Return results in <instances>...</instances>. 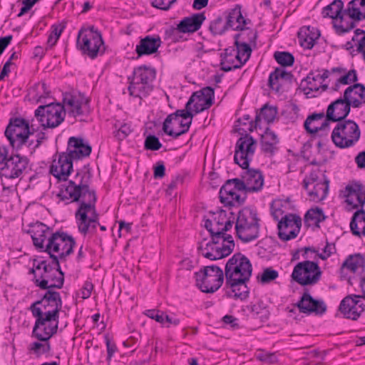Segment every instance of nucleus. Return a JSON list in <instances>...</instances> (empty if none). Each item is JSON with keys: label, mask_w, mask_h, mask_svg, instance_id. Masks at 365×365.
<instances>
[{"label": "nucleus", "mask_w": 365, "mask_h": 365, "mask_svg": "<svg viewBox=\"0 0 365 365\" xmlns=\"http://www.w3.org/2000/svg\"><path fill=\"white\" fill-rule=\"evenodd\" d=\"M91 175L89 172L83 175L76 174V181L69 180L63 185L57 197L66 205L71 202H79L75 213L79 232L86 235L96 230L99 225V215L96 208L97 196L95 190L89 186Z\"/></svg>", "instance_id": "obj_1"}, {"label": "nucleus", "mask_w": 365, "mask_h": 365, "mask_svg": "<svg viewBox=\"0 0 365 365\" xmlns=\"http://www.w3.org/2000/svg\"><path fill=\"white\" fill-rule=\"evenodd\" d=\"M62 304L59 292L48 290L31 305L29 309L36 318L32 334L37 339L47 341L57 332Z\"/></svg>", "instance_id": "obj_2"}, {"label": "nucleus", "mask_w": 365, "mask_h": 365, "mask_svg": "<svg viewBox=\"0 0 365 365\" xmlns=\"http://www.w3.org/2000/svg\"><path fill=\"white\" fill-rule=\"evenodd\" d=\"M75 245L73 237L63 232H56L48 237L46 244V252L49 255L58 274H64L61 269L60 263L66 261V257L73 252Z\"/></svg>", "instance_id": "obj_3"}, {"label": "nucleus", "mask_w": 365, "mask_h": 365, "mask_svg": "<svg viewBox=\"0 0 365 365\" xmlns=\"http://www.w3.org/2000/svg\"><path fill=\"white\" fill-rule=\"evenodd\" d=\"M155 76L154 68L146 65L135 68L133 76L128 78L129 94L140 99L147 97L153 90V82Z\"/></svg>", "instance_id": "obj_4"}, {"label": "nucleus", "mask_w": 365, "mask_h": 365, "mask_svg": "<svg viewBox=\"0 0 365 365\" xmlns=\"http://www.w3.org/2000/svg\"><path fill=\"white\" fill-rule=\"evenodd\" d=\"M260 219L255 209L245 207L238 213L235 223L237 237L243 242L256 240L259 235Z\"/></svg>", "instance_id": "obj_5"}, {"label": "nucleus", "mask_w": 365, "mask_h": 365, "mask_svg": "<svg viewBox=\"0 0 365 365\" xmlns=\"http://www.w3.org/2000/svg\"><path fill=\"white\" fill-rule=\"evenodd\" d=\"M76 46L83 55L91 59L96 58L98 53L103 54L105 51L101 34L95 30L94 26L81 29L78 31Z\"/></svg>", "instance_id": "obj_6"}, {"label": "nucleus", "mask_w": 365, "mask_h": 365, "mask_svg": "<svg viewBox=\"0 0 365 365\" xmlns=\"http://www.w3.org/2000/svg\"><path fill=\"white\" fill-rule=\"evenodd\" d=\"M360 136L359 127L353 120L337 122L331 135L334 144L339 148L354 146L359 141Z\"/></svg>", "instance_id": "obj_7"}, {"label": "nucleus", "mask_w": 365, "mask_h": 365, "mask_svg": "<svg viewBox=\"0 0 365 365\" xmlns=\"http://www.w3.org/2000/svg\"><path fill=\"white\" fill-rule=\"evenodd\" d=\"M309 200L319 202L325 199L329 192V180L319 169L312 170L302 182Z\"/></svg>", "instance_id": "obj_8"}, {"label": "nucleus", "mask_w": 365, "mask_h": 365, "mask_svg": "<svg viewBox=\"0 0 365 365\" xmlns=\"http://www.w3.org/2000/svg\"><path fill=\"white\" fill-rule=\"evenodd\" d=\"M65 115L64 106L58 103L41 105L35 110V116L44 128L58 126L64 120Z\"/></svg>", "instance_id": "obj_9"}, {"label": "nucleus", "mask_w": 365, "mask_h": 365, "mask_svg": "<svg viewBox=\"0 0 365 365\" xmlns=\"http://www.w3.org/2000/svg\"><path fill=\"white\" fill-rule=\"evenodd\" d=\"M34 133L31 131L29 123L24 118L11 119L5 130V136L10 145L14 148L20 149L29 140V136Z\"/></svg>", "instance_id": "obj_10"}, {"label": "nucleus", "mask_w": 365, "mask_h": 365, "mask_svg": "<svg viewBox=\"0 0 365 365\" xmlns=\"http://www.w3.org/2000/svg\"><path fill=\"white\" fill-rule=\"evenodd\" d=\"M256 145V140L249 134L240 137L235 145V163L242 168H247L254 156Z\"/></svg>", "instance_id": "obj_11"}, {"label": "nucleus", "mask_w": 365, "mask_h": 365, "mask_svg": "<svg viewBox=\"0 0 365 365\" xmlns=\"http://www.w3.org/2000/svg\"><path fill=\"white\" fill-rule=\"evenodd\" d=\"M29 162V160L27 157L19 154L13 155L9 158L6 157L4 162V166L0 168V178L4 190L6 189V187L3 182V178L15 179L19 178L27 168Z\"/></svg>", "instance_id": "obj_12"}, {"label": "nucleus", "mask_w": 365, "mask_h": 365, "mask_svg": "<svg viewBox=\"0 0 365 365\" xmlns=\"http://www.w3.org/2000/svg\"><path fill=\"white\" fill-rule=\"evenodd\" d=\"M302 227V219L294 214L283 216L278 222V237L282 241L294 239L298 235Z\"/></svg>", "instance_id": "obj_13"}, {"label": "nucleus", "mask_w": 365, "mask_h": 365, "mask_svg": "<svg viewBox=\"0 0 365 365\" xmlns=\"http://www.w3.org/2000/svg\"><path fill=\"white\" fill-rule=\"evenodd\" d=\"M344 2L342 0H334L331 4L325 6L322 12L324 18H330L332 19L339 20V24H335L334 27L337 33L344 34L349 32L355 26V23L351 22L349 26L345 27L344 26V16L346 14L344 13Z\"/></svg>", "instance_id": "obj_14"}, {"label": "nucleus", "mask_w": 365, "mask_h": 365, "mask_svg": "<svg viewBox=\"0 0 365 365\" xmlns=\"http://www.w3.org/2000/svg\"><path fill=\"white\" fill-rule=\"evenodd\" d=\"M365 299L362 295H348L340 302L339 311L346 319L357 320L365 310V305L361 299Z\"/></svg>", "instance_id": "obj_15"}, {"label": "nucleus", "mask_w": 365, "mask_h": 365, "mask_svg": "<svg viewBox=\"0 0 365 365\" xmlns=\"http://www.w3.org/2000/svg\"><path fill=\"white\" fill-rule=\"evenodd\" d=\"M351 107L352 106L350 102L344 96L337 98L331 103L327 108V121L337 123L346 120V118L351 111Z\"/></svg>", "instance_id": "obj_16"}, {"label": "nucleus", "mask_w": 365, "mask_h": 365, "mask_svg": "<svg viewBox=\"0 0 365 365\" xmlns=\"http://www.w3.org/2000/svg\"><path fill=\"white\" fill-rule=\"evenodd\" d=\"M344 192L346 202L353 208L363 206L365 203V187L359 182L353 181L349 183Z\"/></svg>", "instance_id": "obj_17"}, {"label": "nucleus", "mask_w": 365, "mask_h": 365, "mask_svg": "<svg viewBox=\"0 0 365 365\" xmlns=\"http://www.w3.org/2000/svg\"><path fill=\"white\" fill-rule=\"evenodd\" d=\"M245 33L237 34L235 36V46L236 47L235 58L238 61V65L235 66H227L223 68V71L229 72L232 70L240 68L249 60L252 53L251 46L245 41H240L238 38H242L245 40Z\"/></svg>", "instance_id": "obj_18"}, {"label": "nucleus", "mask_w": 365, "mask_h": 365, "mask_svg": "<svg viewBox=\"0 0 365 365\" xmlns=\"http://www.w3.org/2000/svg\"><path fill=\"white\" fill-rule=\"evenodd\" d=\"M92 148L90 144L83 138L71 137L68 141L67 150L65 153L73 160H80L88 157Z\"/></svg>", "instance_id": "obj_19"}, {"label": "nucleus", "mask_w": 365, "mask_h": 365, "mask_svg": "<svg viewBox=\"0 0 365 365\" xmlns=\"http://www.w3.org/2000/svg\"><path fill=\"white\" fill-rule=\"evenodd\" d=\"M215 91L210 86L203 88L192 94L190 98L193 100L192 110L195 114L208 109L213 103Z\"/></svg>", "instance_id": "obj_20"}, {"label": "nucleus", "mask_w": 365, "mask_h": 365, "mask_svg": "<svg viewBox=\"0 0 365 365\" xmlns=\"http://www.w3.org/2000/svg\"><path fill=\"white\" fill-rule=\"evenodd\" d=\"M237 275H225L226 285L231 289L233 297L235 299H245L250 292L247 282L250 280L251 275H240V277H235Z\"/></svg>", "instance_id": "obj_21"}, {"label": "nucleus", "mask_w": 365, "mask_h": 365, "mask_svg": "<svg viewBox=\"0 0 365 365\" xmlns=\"http://www.w3.org/2000/svg\"><path fill=\"white\" fill-rule=\"evenodd\" d=\"M73 159L65 153L59 154L58 161H53L50 173L58 180H67L68 177L73 170Z\"/></svg>", "instance_id": "obj_22"}, {"label": "nucleus", "mask_w": 365, "mask_h": 365, "mask_svg": "<svg viewBox=\"0 0 365 365\" xmlns=\"http://www.w3.org/2000/svg\"><path fill=\"white\" fill-rule=\"evenodd\" d=\"M31 236L34 245L40 251L46 252V244L48 237L53 234L51 230L42 222H37L30 226L27 231Z\"/></svg>", "instance_id": "obj_23"}, {"label": "nucleus", "mask_w": 365, "mask_h": 365, "mask_svg": "<svg viewBox=\"0 0 365 365\" xmlns=\"http://www.w3.org/2000/svg\"><path fill=\"white\" fill-rule=\"evenodd\" d=\"M249 259L241 253L235 254L227 262L225 274H252Z\"/></svg>", "instance_id": "obj_24"}, {"label": "nucleus", "mask_w": 365, "mask_h": 365, "mask_svg": "<svg viewBox=\"0 0 365 365\" xmlns=\"http://www.w3.org/2000/svg\"><path fill=\"white\" fill-rule=\"evenodd\" d=\"M297 307L301 313L304 314L315 313L317 315H322L327 311V305L324 302L314 299L307 292L303 294Z\"/></svg>", "instance_id": "obj_25"}, {"label": "nucleus", "mask_w": 365, "mask_h": 365, "mask_svg": "<svg viewBox=\"0 0 365 365\" xmlns=\"http://www.w3.org/2000/svg\"><path fill=\"white\" fill-rule=\"evenodd\" d=\"M162 41L159 36L148 35L141 38L135 46L137 58L143 56H150L156 53L161 46Z\"/></svg>", "instance_id": "obj_26"}, {"label": "nucleus", "mask_w": 365, "mask_h": 365, "mask_svg": "<svg viewBox=\"0 0 365 365\" xmlns=\"http://www.w3.org/2000/svg\"><path fill=\"white\" fill-rule=\"evenodd\" d=\"M168 115L163 122V130L165 134L175 139L186 133L191 125V120L185 121L181 118L175 117H173L169 122H168Z\"/></svg>", "instance_id": "obj_27"}, {"label": "nucleus", "mask_w": 365, "mask_h": 365, "mask_svg": "<svg viewBox=\"0 0 365 365\" xmlns=\"http://www.w3.org/2000/svg\"><path fill=\"white\" fill-rule=\"evenodd\" d=\"M197 250L203 257L210 260L222 259L231 253L230 247L216 246L210 242H206V240L199 243Z\"/></svg>", "instance_id": "obj_28"}, {"label": "nucleus", "mask_w": 365, "mask_h": 365, "mask_svg": "<svg viewBox=\"0 0 365 365\" xmlns=\"http://www.w3.org/2000/svg\"><path fill=\"white\" fill-rule=\"evenodd\" d=\"M206 17L204 13L194 14L182 19L173 32L194 33L200 29Z\"/></svg>", "instance_id": "obj_29"}, {"label": "nucleus", "mask_w": 365, "mask_h": 365, "mask_svg": "<svg viewBox=\"0 0 365 365\" xmlns=\"http://www.w3.org/2000/svg\"><path fill=\"white\" fill-rule=\"evenodd\" d=\"M196 285L205 293H214L222 286L224 275H196Z\"/></svg>", "instance_id": "obj_30"}, {"label": "nucleus", "mask_w": 365, "mask_h": 365, "mask_svg": "<svg viewBox=\"0 0 365 365\" xmlns=\"http://www.w3.org/2000/svg\"><path fill=\"white\" fill-rule=\"evenodd\" d=\"M245 170L241 175L247 182V192H257L260 191L264 185V176L259 170L242 168Z\"/></svg>", "instance_id": "obj_31"}, {"label": "nucleus", "mask_w": 365, "mask_h": 365, "mask_svg": "<svg viewBox=\"0 0 365 365\" xmlns=\"http://www.w3.org/2000/svg\"><path fill=\"white\" fill-rule=\"evenodd\" d=\"M343 96L350 102L352 108H361L365 104V86L361 83H354L346 88Z\"/></svg>", "instance_id": "obj_32"}, {"label": "nucleus", "mask_w": 365, "mask_h": 365, "mask_svg": "<svg viewBox=\"0 0 365 365\" xmlns=\"http://www.w3.org/2000/svg\"><path fill=\"white\" fill-rule=\"evenodd\" d=\"M277 114V110L275 107L269 106L265 104L259 110L257 111L255 122H250L247 130L250 132H252L254 129L257 128L259 125V123L262 119H264L267 123H272Z\"/></svg>", "instance_id": "obj_33"}, {"label": "nucleus", "mask_w": 365, "mask_h": 365, "mask_svg": "<svg viewBox=\"0 0 365 365\" xmlns=\"http://www.w3.org/2000/svg\"><path fill=\"white\" fill-rule=\"evenodd\" d=\"M341 268L354 273H363L365 272V258L360 253L350 255L342 263Z\"/></svg>", "instance_id": "obj_34"}, {"label": "nucleus", "mask_w": 365, "mask_h": 365, "mask_svg": "<svg viewBox=\"0 0 365 365\" xmlns=\"http://www.w3.org/2000/svg\"><path fill=\"white\" fill-rule=\"evenodd\" d=\"M350 19L359 21L365 19V0H351L344 10Z\"/></svg>", "instance_id": "obj_35"}, {"label": "nucleus", "mask_w": 365, "mask_h": 365, "mask_svg": "<svg viewBox=\"0 0 365 365\" xmlns=\"http://www.w3.org/2000/svg\"><path fill=\"white\" fill-rule=\"evenodd\" d=\"M279 140L277 135L269 128H267L262 135L261 147L262 152L269 156L274 155L277 150V144Z\"/></svg>", "instance_id": "obj_36"}, {"label": "nucleus", "mask_w": 365, "mask_h": 365, "mask_svg": "<svg viewBox=\"0 0 365 365\" xmlns=\"http://www.w3.org/2000/svg\"><path fill=\"white\" fill-rule=\"evenodd\" d=\"M226 19L229 28H232L234 30H243L247 24L246 19L242 14L240 5H236L235 8L228 11Z\"/></svg>", "instance_id": "obj_37"}, {"label": "nucleus", "mask_w": 365, "mask_h": 365, "mask_svg": "<svg viewBox=\"0 0 365 365\" xmlns=\"http://www.w3.org/2000/svg\"><path fill=\"white\" fill-rule=\"evenodd\" d=\"M324 118V113H312L309 115L304 121V129L309 133H317L319 130H325L329 128V122L327 121V118L320 125H312L313 123H316L318 120H322Z\"/></svg>", "instance_id": "obj_38"}, {"label": "nucleus", "mask_w": 365, "mask_h": 365, "mask_svg": "<svg viewBox=\"0 0 365 365\" xmlns=\"http://www.w3.org/2000/svg\"><path fill=\"white\" fill-rule=\"evenodd\" d=\"M319 36V32L312 33L309 26L301 28L298 32V38L301 46L307 49H311L314 46Z\"/></svg>", "instance_id": "obj_39"}, {"label": "nucleus", "mask_w": 365, "mask_h": 365, "mask_svg": "<svg viewBox=\"0 0 365 365\" xmlns=\"http://www.w3.org/2000/svg\"><path fill=\"white\" fill-rule=\"evenodd\" d=\"M327 217L325 216L323 210L320 207H316L309 209L304 215V224L309 227L314 225L316 227L319 228V223L324 221Z\"/></svg>", "instance_id": "obj_40"}, {"label": "nucleus", "mask_w": 365, "mask_h": 365, "mask_svg": "<svg viewBox=\"0 0 365 365\" xmlns=\"http://www.w3.org/2000/svg\"><path fill=\"white\" fill-rule=\"evenodd\" d=\"M63 103L64 106H68L69 113L74 117L83 115L84 112L82 108L83 101L71 94L64 96Z\"/></svg>", "instance_id": "obj_41"}, {"label": "nucleus", "mask_w": 365, "mask_h": 365, "mask_svg": "<svg viewBox=\"0 0 365 365\" xmlns=\"http://www.w3.org/2000/svg\"><path fill=\"white\" fill-rule=\"evenodd\" d=\"M292 274H322L317 262L306 260L297 263Z\"/></svg>", "instance_id": "obj_42"}, {"label": "nucleus", "mask_w": 365, "mask_h": 365, "mask_svg": "<svg viewBox=\"0 0 365 365\" xmlns=\"http://www.w3.org/2000/svg\"><path fill=\"white\" fill-rule=\"evenodd\" d=\"M193 100L192 98H189L188 101L185 104V109L177 110L175 112L168 115V122H169L173 117L181 118L185 121H187V120H192L194 116L192 108L191 106Z\"/></svg>", "instance_id": "obj_43"}, {"label": "nucleus", "mask_w": 365, "mask_h": 365, "mask_svg": "<svg viewBox=\"0 0 365 365\" xmlns=\"http://www.w3.org/2000/svg\"><path fill=\"white\" fill-rule=\"evenodd\" d=\"M359 223H363V225H365V210L363 209L355 212L350 222V229L352 234L360 237L361 232L359 231Z\"/></svg>", "instance_id": "obj_44"}, {"label": "nucleus", "mask_w": 365, "mask_h": 365, "mask_svg": "<svg viewBox=\"0 0 365 365\" xmlns=\"http://www.w3.org/2000/svg\"><path fill=\"white\" fill-rule=\"evenodd\" d=\"M251 312L258 317L262 322L267 320L269 317L268 307L267 304L261 299L258 300L251 307Z\"/></svg>", "instance_id": "obj_45"}, {"label": "nucleus", "mask_w": 365, "mask_h": 365, "mask_svg": "<svg viewBox=\"0 0 365 365\" xmlns=\"http://www.w3.org/2000/svg\"><path fill=\"white\" fill-rule=\"evenodd\" d=\"M229 29L227 22H223V18L220 16H217L215 19L211 21L209 29L211 33L216 35H222Z\"/></svg>", "instance_id": "obj_46"}, {"label": "nucleus", "mask_w": 365, "mask_h": 365, "mask_svg": "<svg viewBox=\"0 0 365 365\" xmlns=\"http://www.w3.org/2000/svg\"><path fill=\"white\" fill-rule=\"evenodd\" d=\"M276 61L282 66H291L294 62V56L287 51H276L274 53Z\"/></svg>", "instance_id": "obj_47"}, {"label": "nucleus", "mask_w": 365, "mask_h": 365, "mask_svg": "<svg viewBox=\"0 0 365 365\" xmlns=\"http://www.w3.org/2000/svg\"><path fill=\"white\" fill-rule=\"evenodd\" d=\"M307 86L304 88L306 95H309L311 91H318L322 86V82L319 81L314 73H310L304 79Z\"/></svg>", "instance_id": "obj_48"}, {"label": "nucleus", "mask_w": 365, "mask_h": 365, "mask_svg": "<svg viewBox=\"0 0 365 365\" xmlns=\"http://www.w3.org/2000/svg\"><path fill=\"white\" fill-rule=\"evenodd\" d=\"M178 271L180 272H190L195 274L196 272H199V265L197 261L185 258L179 262Z\"/></svg>", "instance_id": "obj_49"}, {"label": "nucleus", "mask_w": 365, "mask_h": 365, "mask_svg": "<svg viewBox=\"0 0 365 365\" xmlns=\"http://www.w3.org/2000/svg\"><path fill=\"white\" fill-rule=\"evenodd\" d=\"M358 80L357 74L355 70H351L345 75L337 79L334 90L337 91L339 84L348 85L351 83H355Z\"/></svg>", "instance_id": "obj_50"}, {"label": "nucleus", "mask_w": 365, "mask_h": 365, "mask_svg": "<svg viewBox=\"0 0 365 365\" xmlns=\"http://www.w3.org/2000/svg\"><path fill=\"white\" fill-rule=\"evenodd\" d=\"M321 275H292V279L302 285L316 284Z\"/></svg>", "instance_id": "obj_51"}, {"label": "nucleus", "mask_w": 365, "mask_h": 365, "mask_svg": "<svg viewBox=\"0 0 365 365\" xmlns=\"http://www.w3.org/2000/svg\"><path fill=\"white\" fill-rule=\"evenodd\" d=\"M64 282V275H58V278L57 279V283H51L48 284V281L46 279H42L39 282L38 279H36V284L41 289H47L50 288H57L60 289L63 287Z\"/></svg>", "instance_id": "obj_52"}, {"label": "nucleus", "mask_w": 365, "mask_h": 365, "mask_svg": "<svg viewBox=\"0 0 365 365\" xmlns=\"http://www.w3.org/2000/svg\"><path fill=\"white\" fill-rule=\"evenodd\" d=\"M63 28H64L63 26H56V25L52 26L51 34H49L48 40H47V44L50 47L53 46L57 43L63 30Z\"/></svg>", "instance_id": "obj_53"}, {"label": "nucleus", "mask_w": 365, "mask_h": 365, "mask_svg": "<svg viewBox=\"0 0 365 365\" xmlns=\"http://www.w3.org/2000/svg\"><path fill=\"white\" fill-rule=\"evenodd\" d=\"M144 147L146 150H158L162 147V143L155 135H149L145 140Z\"/></svg>", "instance_id": "obj_54"}, {"label": "nucleus", "mask_w": 365, "mask_h": 365, "mask_svg": "<svg viewBox=\"0 0 365 365\" xmlns=\"http://www.w3.org/2000/svg\"><path fill=\"white\" fill-rule=\"evenodd\" d=\"M47 340L46 341H48ZM51 344L49 342L41 344L40 342H34L30 345V350L33 351L37 356L48 353L51 351Z\"/></svg>", "instance_id": "obj_55"}, {"label": "nucleus", "mask_w": 365, "mask_h": 365, "mask_svg": "<svg viewBox=\"0 0 365 365\" xmlns=\"http://www.w3.org/2000/svg\"><path fill=\"white\" fill-rule=\"evenodd\" d=\"M133 131L131 126L128 123H123L118 128V129L115 131L114 135L115 137L120 141L125 139Z\"/></svg>", "instance_id": "obj_56"}, {"label": "nucleus", "mask_w": 365, "mask_h": 365, "mask_svg": "<svg viewBox=\"0 0 365 365\" xmlns=\"http://www.w3.org/2000/svg\"><path fill=\"white\" fill-rule=\"evenodd\" d=\"M278 76L280 80L291 81L293 76L290 72L277 68L270 73V83L272 82L273 79H277Z\"/></svg>", "instance_id": "obj_57"}, {"label": "nucleus", "mask_w": 365, "mask_h": 365, "mask_svg": "<svg viewBox=\"0 0 365 365\" xmlns=\"http://www.w3.org/2000/svg\"><path fill=\"white\" fill-rule=\"evenodd\" d=\"M177 0H151V5L157 9L168 11Z\"/></svg>", "instance_id": "obj_58"}, {"label": "nucleus", "mask_w": 365, "mask_h": 365, "mask_svg": "<svg viewBox=\"0 0 365 365\" xmlns=\"http://www.w3.org/2000/svg\"><path fill=\"white\" fill-rule=\"evenodd\" d=\"M256 358L267 364H274L277 361V357L274 353L261 351L256 355Z\"/></svg>", "instance_id": "obj_59"}, {"label": "nucleus", "mask_w": 365, "mask_h": 365, "mask_svg": "<svg viewBox=\"0 0 365 365\" xmlns=\"http://www.w3.org/2000/svg\"><path fill=\"white\" fill-rule=\"evenodd\" d=\"M165 175V167L163 161H158L153 168V177L155 179L163 178Z\"/></svg>", "instance_id": "obj_60"}, {"label": "nucleus", "mask_w": 365, "mask_h": 365, "mask_svg": "<svg viewBox=\"0 0 365 365\" xmlns=\"http://www.w3.org/2000/svg\"><path fill=\"white\" fill-rule=\"evenodd\" d=\"M144 314L150 317V319H155L156 322L163 324L164 323V313L160 312V311H156L155 309H148L146 310Z\"/></svg>", "instance_id": "obj_61"}, {"label": "nucleus", "mask_w": 365, "mask_h": 365, "mask_svg": "<svg viewBox=\"0 0 365 365\" xmlns=\"http://www.w3.org/2000/svg\"><path fill=\"white\" fill-rule=\"evenodd\" d=\"M242 33H245V40L247 38V43L250 44L256 45V40L257 38V32L256 30L245 29L242 30Z\"/></svg>", "instance_id": "obj_62"}, {"label": "nucleus", "mask_w": 365, "mask_h": 365, "mask_svg": "<svg viewBox=\"0 0 365 365\" xmlns=\"http://www.w3.org/2000/svg\"><path fill=\"white\" fill-rule=\"evenodd\" d=\"M236 192V190H233L230 192V193L228 192L223 193V196L219 195L220 202L225 206H233V197Z\"/></svg>", "instance_id": "obj_63"}, {"label": "nucleus", "mask_w": 365, "mask_h": 365, "mask_svg": "<svg viewBox=\"0 0 365 365\" xmlns=\"http://www.w3.org/2000/svg\"><path fill=\"white\" fill-rule=\"evenodd\" d=\"M93 289V284L91 282L86 281L83 287L81 289V297L83 299H88L91 297V292Z\"/></svg>", "instance_id": "obj_64"}]
</instances>
